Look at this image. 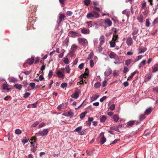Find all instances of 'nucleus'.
Listing matches in <instances>:
<instances>
[{
    "label": "nucleus",
    "instance_id": "nucleus-24",
    "mask_svg": "<svg viewBox=\"0 0 158 158\" xmlns=\"http://www.w3.org/2000/svg\"><path fill=\"white\" fill-rule=\"evenodd\" d=\"M110 130H113L117 132H119L118 129V127L116 126L111 127H110Z\"/></svg>",
    "mask_w": 158,
    "mask_h": 158
},
{
    "label": "nucleus",
    "instance_id": "nucleus-23",
    "mask_svg": "<svg viewBox=\"0 0 158 158\" xmlns=\"http://www.w3.org/2000/svg\"><path fill=\"white\" fill-rule=\"evenodd\" d=\"M152 111V109L150 108H148V109H147L145 112V114H149Z\"/></svg>",
    "mask_w": 158,
    "mask_h": 158
},
{
    "label": "nucleus",
    "instance_id": "nucleus-58",
    "mask_svg": "<svg viewBox=\"0 0 158 158\" xmlns=\"http://www.w3.org/2000/svg\"><path fill=\"white\" fill-rule=\"evenodd\" d=\"M107 98V97L106 96H104L102 98L100 99V101L101 102H103L104 100H105Z\"/></svg>",
    "mask_w": 158,
    "mask_h": 158
},
{
    "label": "nucleus",
    "instance_id": "nucleus-29",
    "mask_svg": "<svg viewBox=\"0 0 158 158\" xmlns=\"http://www.w3.org/2000/svg\"><path fill=\"white\" fill-rule=\"evenodd\" d=\"M106 141V139L104 136L102 137L100 139L101 143L103 144Z\"/></svg>",
    "mask_w": 158,
    "mask_h": 158
},
{
    "label": "nucleus",
    "instance_id": "nucleus-49",
    "mask_svg": "<svg viewBox=\"0 0 158 158\" xmlns=\"http://www.w3.org/2000/svg\"><path fill=\"white\" fill-rule=\"evenodd\" d=\"M158 23V17L155 19L152 23L153 25H155L156 23Z\"/></svg>",
    "mask_w": 158,
    "mask_h": 158
},
{
    "label": "nucleus",
    "instance_id": "nucleus-42",
    "mask_svg": "<svg viewBox=\"0 0 158 158\" xmlns=\"http://www.w3.org/2000/svg\"><path fill=\"white\" fill-rule=\"evenodd\" d=\"M31 95V94L29 93H26L23 95V97L25 98H27Z\"/></svg>",
    "mask_w": 158,
    "mask_h": 158
},
{
    "label": "nucleus",
    "instance_id": "nucleus-37",
    "mask_svg": "<svg viewBox=\"0 0 158 158\" xmlns=\"http://www.w3.org/2000/svg\"><path fill=\"white\" fill-rule=\"evenodd\" d=\"M150 23L148 19H147L146 21V26L147 27H148L150 26Z\"/></svg>",
    "mask_w": 158,
    "mask_h": 158
},
{
    "label": "nucleus",
    "instance_id": "nucleus-22",
    "mask_svg": "<svg viewBox=\"0 0 158 158\" xmlns=\"http://www.w3.org/2000/svg\"><path fill=\"white\" fill-rule=\"evenodd\" d=\"M22 85L20 84H15L14 85V87L16 89L20 90L22 88Z\"/></svg>",
    "mask_w": 158,
    "mask_h": 158
},
{
    "label": "nucleus",
    "instance_id": "nucleus-48",
    "mask_svg": "<svg viewBox=\"0 0 158 158\" xmlns=\"http://www.w3.org/2000/svg\"><path fill=\"white\" fill-rule=\"evenodd\" d=\"M63 61L66 64H68L69 63V60L68 58H64Z\"/></svg>",
    "mask_w": 158,
    "mask_h": 158
},
{
    "label": "nucleus",
    "instance_id": "nucleus-56",
    "mask_svg": "<svg viewBox=\"0 0 158 158\" xmlns=\"http://www.w3.org/2000/svg\"><path fill=\"white\" fill-rule=\"evenodd\" d=\"M39 123V122L38 121H36L32 125V126L35 127Z\"/></svg>",
    "mask_w": 158,
    "mask_h": 158
},
{
    "label": "nucleus",
    "instance_id": "nucleus-12",
    "mask_svg": "<svg viewBox=\"0 0 158 158\" xmlns=\"http://www.w3.org/2000/svg\"><path fill=\"white\" fill-rule=\"evenodd\" d=\"M152 73H155L158 71V63L154 65V67H152Z\"/></svg>",
    "mask_w": 158,
    "mask_h": 158
},
{
    "label": "nucleus",
    "instance_id": "nucleus-27",
    "mask_svg": "<svg viewBox=\"0 0 158 158\" xmlns=\"http://www.w3.org/2000/svg\"><path fill=\"white\" fill-rule=\"evenodd\" d=\"M137 73V71H135L134 72H133L132 73L131 75L128 77L127 79V80H129L130 79L132 78Z\"/></svg>",
    "mask_w": 158,
    "mask_h": 158
},
{
    "label": "nucleus",
    "instance_id": "nucleus-28",
    "mask_svg": "<svg viewBox=\"0 0 158 158\" xmlns=\"http://www.w3.org/2000/svg\"><path fill=\"white\" fill-rule=\"evenodd\" d=\"M90 0H84L83 1L84 4L87 6L89 5L90 3Z\"/></svg>",
    "mask_w": 158,
    "mask_h": 158
},
{
    "label": "nucleus",
    "instance_id": "nucleus-11",
    "mask_svg": "<svg viewBox=\"0 0 158 158\" xmlns=\"http://www.w3.org/2000/svg\"><path fill=\"white\" fill-rule=\"evenodd\" d=\"M104 23L108 27L110 26L112 24L111 21L108 19H106L105 20Z\"/></svg>",
    "mask_w": 158,
    "mask_h": 158
},
{
    "label": "nucleus",
    "instance_id": "nucleus-10",
    "mask_svg": "<svg viewBox=\"0 0 158 158\" xmlns=\"http://www.w3.org/2000/svg\"><path fill=\"white\" fill-rule=\"evenodd\" d=\"M133 41L131 37H129L127 40L126 43L128 46H130L132 44Z\"/></svg>",
    "mask_w": 158,
    "mask_h": 158
},
{
    "label": "nucleus",
    "instance_id": "nucleus-7",
    "mask_svg": "<svg viewBox=\"0 0 158 158\" xmlns=\"http://www.w3.org/2000/svg\"><path fill=\"white\" fill-rule=\"evenodd\" d=\"M81 32L82 33L84 34H88L90 32V31L86 28L83 27L81 29Z\"/></svg>",
    "mask_w": 158,
    "mask_h": 158
},
{
    "label": "nucleus",
    "instance_id": "nucleus-4",
    "mask_svg": "<svg viewBox=\"0 0 158 158\" xmlns=\"http://www.w3.org/2000/svg\"><path fill=\"white\" fill-rule=\"evenodd\" d=\"M49 131V129H44L42 131H40V135L42 136H45L47 135Z\"/></svg>",
    "mask_w": 158,
    "mask_h": 158
},
{
    "label": "nucleus",
    "instance_id": "nucleus-51",
    "mask_svg": "<svg viewBox=\"0 0 158 158\" xmlns=\"http://www.w3.org/2000/svg\"><path fill=\"white\" fill-rule=\"evenodd\" d=\"M65 68L66 71L67 73H70V71L69 65L66 66L65 67Z\"/></svg>",
    "mask_w": 158,
    "mask_h": 158
},
{
    "label": "nucleus",
    "instance_id": "nucleus-34",
    "mask_svg": "<svg viewBox=\"0 0 158 158\" xmlns=\"http://www.w3.org/2000/svg\"><path fill=\"white\" fill-rule=\"evenodd\" d=\"M118 38V35H113V37L112 40L114 41H116Z\"/></svg>",
    "mask_w": 158,
    "mask_h": 158
},
{
    "label": "nucleus",
    "instance_id": "nucleus-45",
    "mask_svg": "<svg viewBox=\"0 0 158 158\" xmlns=\"http://www.w3.org/2000/svg\"><path fill=\"white\" fill-rule=\"evenodd\" d=\"M33 142H31V143L32 144V147L35 146L37 147V143L36 141H33Z\"/></svg>",
    "mask_w": 158,
    "mask_h": 158
},
{
    "label": "nucleus",
    "instance_id": "nucleus-5",
    "mask_svg": "<svg viewBox=\"0 0 158 158\" xmlns=\"http://www.w3.org/2000/svg\"><path fill=\"white\" fill-rule=\"evenodd\" d=\"M89 71L88 68H86L85 69V71L84 73L83 74H81L80 76V78H86V77L85 76H88L89 74Z\"/></svg>",
    "mask_w": 158,
    "mask_h": 158
},
{
    "label": "nucleus",
    "instance_id": "nucleus-17",
    "mask_svg": "<svg viewBox=\"0 0 158 158\" xmlns=\"http://www.w3.org/2000/svg\"><path fill=\"white\" fill-rule=\"evenodd\" d=\"M100 45H102L105 42V39L104 36H101L100 38Z\"/></svg>",
    "mask_w": 158,
    "mask_h": 158
},
{
    "label": "nucleus",
    "instance_id": "nucleus-43",
    "mask_svg": "<svg viewBox=\"0 0 158 158\" xmlns=\"http://www.w3.org/2000/svg\"><path fill=\"white\" fill-rule=\"evenodd\" d=\"M8 85L6 83H4L3 84L2 86V88L3 89L6 90V89L8 87Z\"/></svg>",
    "mask_w": 158,
    "mask_h": 158
},
{
    "label": "nucleus",
    "instance_id": "nucleus-30",
    "mask_svg": "<svg viewBox=\"0 0 158 158\" xmlns=\"http://www.w3.org/2000/svg\"><path fill=\"white\" fill-rule=\"evenodd\" d=\"M99 96L96 95H94L92 96L91 98V100L92 101H94L96 100L99 97Z\"/></svg>",
    "mask_w": 158,
    "mask_h": 158
},
{
    "label": "nucleus",
    "instance_id": "nucleus-59",
    "mask_svg": "<svg viewBox=\"0 0 158 158\" xmlns=\"http://www.w3.org/2000/svg\"><path fill=\"white\" fill-rule=\"evenodd\" d=\"M146 6V3L145 2L143 3L142 6V8L143 9H144Z\"/></svg>",
    "mask_w": 158,
    "mask_h": 158
},
{
    "label": "nucleus",
    "instance_id": "nucleus-55",
    "mask_svg": "<svg viewBox=\"0 0 158 158\" xmlns=\"http://www.w3.org/2000/svg\"><path fill=\"white\" fill-rule=\"evenodd\" d=\"M53 72L52 70H50L48 73L49 79H50L53 74Z\"/></svg>",
    "mask_w": 158,
    "mask_h": 158
},
{
    "label": "nucleus",
    "instance_id": "nucleus-60",
    "mask_svg": "<svg viewBox=\"0 0 158 158\" xmlns=\"http://www.w3.org/2000/svg\"><path fill=\"white\" fill-rule=\"evenodd\" d=\"M94 63L92 60H90V65L91 68H92L94 66Z\"/></svg>",
    "mask_w": 158,
    "mask_h": 158
},
{
    "label": "nucleus",
    "instance_id": "nucleus-53",
    "mask_svg": "<svg viewBox=\"0 0 158 158\" xmlns=\"http://www.w3.org/2000/svg\"><path fill=\"white\" fill-rule=\"evenodd\" d=\"M93 56V54L92 53L90 52V54L89 55L87 59L89 60L91 59Z\"/></svg>",
    "mask_w": 158,
    "mask_h": 158
},
{
    "label": "nucleus",
    "instance_id": "nucleus-64",
    "mask_svg": "<svg viewBox=\"0 0 158 158\" xmlns=\"http://www.w3.org/2000/svg\"><path fill=\"white\" fill-rule=\"evenodd\" d=\"M37 140L36 137L35 136L32 137L31 139V141H36Z\"/></svg>",
    "mask_w": 158,
    "mask_h": 158
},
{
    "label": "nucleus",
    "instance_id": "nucleus-62",
    "mask_svg": "<svg viewBox=\"0 0 158 158\" xmlns=\"http://www.w3.org/2000/svg\"><path fill=\"white\" fill-rule=\"evenodd\" d=\"M119 140V139H115L112 142V143L110 144V145L115 144L117 142V141H118Z\"/></svg>",
    "mask_w": 158,
    "mask_h": 158
},
{
    "label": "nucleus",
    "instance_id": "nucleus-36",
    "mask_svg": "<svg viewBox=\"0 0 158 158\" xmlns=\"http://www.w3.org/2000/svg\"><path fill=\"white\" fill-rule=\"evenodd\" d=\"M64 106L63 104H60L57 107V109L59 110H61L63 108Z\"/></svg>",
    "mask_w": 158,
    "mask_h": 158
},
{
    "label": "nucleus",
    "instance_id": "nucleus-61",
    "mask_svg": "<svg viewBox=\"0 0 158 158\" xmlns=\"http://www.w3.org/2000/svg\"><path fill=\"white\" fill-rule=\"evenodd\" d=\"M107 84V81L106 80H105L102 82V86L103 87H104L106 86Z\"/></svg>",
    "mask_w": 158,
    "mask_h": 158
},
{
    "label": "nucleus",
    "instance_id": "nucleus-13",
    "mask_svg": "<svg viewBox=\"0 0 158 158\" xmlns=\"http://www.w3.org/2000/svg\"><path fill=\"white\" fill-rule=\"evenodd\" d=\"M109 57L111 59L116 58V54L113 52H111L109 54Z\"/></svg>",
    "mask_w": 158,
    "mask_h": 158
},
{
    "label": "nucleus",
    "instance_id": "nucleus-46",
    "mask_svg": "<svg viewBox=\"0 0 158 158\" xmlns=\"http://www.w3.org/2000/svg\"><path fill=\"white\" fill-rule=\"evenodd\" d=\"M131 59H128L125 61V64L127 66L131 63Z\"/></svg>",
    "mask_w": 158,
    "mask_h": 158
},
{
    "label": "nucleus",
    "instance_id": "nucleus-50",
    "mask_svg": "<svg viewBox=\"0 0 158 158\" xmlns=\"http://www.w3.org/2000/svg\"><path fill=\"white\" fill-rule=\"evenodd\" d=\"M153 91L155 93L158 94V87H154L153 89Z\"/></svg>",
    "mask_w": 158,
    "mask_h": 158
},
{
    "label": "nucleus",
    "instance_id": "nucleus-39",
    "mask_svg": "<svg viewBox=\"0 0 158 158\" xmlns=\"http://www.w3.org/2000/svg\"><path fill=\"white\" fill-rule=\"evenodd\" d=\"M77 48V46L75 44L72 45L71 47V49L72 51H75L76 50Z\"/></svg>",
    "mask_w": 158,
    "mask_h": 158
},
{
    "label": "nucleus",
    "instance_id": "nucleus-38",
    "mask_svg": "<svg viewBox=\"0 0 158 158\" xmlns=\"http://www.w3.org/2000/svg\"><path fill=\"white\" fill-rule=\"evenodd\" d=\"M92 22L91 21H90L89 22H87V24L88 26V28H89L90 27H91L92 26Z\"/></svg>",
    "mask_w": 158,
    "mask_h": 158
},
{
    "label": "nucleus",
    "instance_id": "nucleus-41",
    "mask_svg": "<svg viewBox=\"0 0 158 158\" xmlns=\"http://www.w3.org/2000/svg\"><path fill=\"white\" fill-rule=\"evenodd\" d=\"M21 133V131L19 129H17L15 131V133L17 135L20 134Z\"/></svg>",
    "mask_w": 158,
    "mask_h": 158
},
{
    "label": "nucleus",
    "instance_id": "nucleus-15",
    "mask_svg": "<svg viewBox=\"0 0 158 158\" xmlns=\"http://www.w3.org/2000/svg\"><path fill=\"white\" fill-rule=\"evenodd\" d=\"M94 149L93 148L89 150H87L86 151L87 154L89 156H92L93 155L94 152L93 151Z\"/></svg>",
    "mask_w": 158,
    "mask_h": 158
},
{
    "label": "nucleus",
    "instance_id": "nucleus-18",
    "mask_svg": "<svg viewBox=\"0 0 158 158\" xmlns=\"http://www.w3.org/2000/svg\"><path fill=\"white\" fill-rule=\"evenodd\" d=\"M147 49L146 48H139L138 49L139 50V54H142L143 52H144L145 51H146Z\"/></svg>",
    "mask_w": 158,
    "mask_h": 158
},
{
    "label": "nucleus",
    "instance_id": "nucleus-8",
    "mask_svg": "<svg viewBox=\"0 0 158 158\" xmlns=\"http://www.w3.org/2000/svg\"><path fill=\"white\" fill-rule=\"evenodd\" d=\"M34 61V57H31V58L28 59L27 61V63L30 65H31Z\"/></svg>",
    "mask_w": 158,
    "mask_h": 158
},
{
    "label": "nucleus",
    "instance_id": "nucleus-54",
    "mask_svg": "<svg viewBox=\"0 0 158 158\" xmlns=\"http://www.w3.org/2000/svg\"><path fill=\"white\" fill-rule=\"evenodd\" d=\"M115 43L114 41L110 43V46L111 47H115Z\"/></svg>",
    "mask_w": 158,
    "mask_h": 158
},
{
    "label": "nucleus",
    "instance_id": "nucleus-47",
    "mask_svg": "<svg viewBox=\"0 0 158 158\" xmlns=\"http://www.w3.org/2000/svg\"><path fill=\"white\" fill-rule=\"evenodd\" d=\"M84 63H82L81 64H80L78 66V68L80 70L82 69L84 66Z\"/></svg>",
    "mask_w": 158,
    "mask_h": 158
},
{
    "label": "nucleus",
    "instance_id": "nucleus-20",
    "mask_svg": "<svg viewBox=\"0 0 158 158\" xmlns=\"http://www.w3.org/2000/svg\"><path fill=\"white\" fill-rule=\"evenodd\" d=\"M113 119L114 122H117L119 119L118 116L117 114H114L113 115Z\"/></svg>",
    "mask_w": 158,
    "mask_h": 158
},
{
    "label": "nucleus",
    "instance_id": "nucleus-57",
    "mask_svg": "<svg viewBox=\"0 0 158 158\" xmlns=\"http://www.w3.org/2000/svg\"><path fill=\"white\" fill-rule=\"evenodd\" d=\"M45 125V123H41L40 124H39V125L38 127L39 128H40L44 127Z\"/></svg>",
    "mask_w": 158,
    "mask_h": 158
},
{
    "label": "nucleus",
    "instance_id": "nucleus-9",
    "mask_svg": "<svg viewBox=\"0 0 158 158\" xmlns=\"http://www.w3.org/2000/svg\"><path fill=\"white\" fill-rule=\"evenodd\" d=\"M112 71L110 68H108L104 73V74L106 76H109L112 73Z\"/></svg>",
    "mask_w": 158,
    "mask_h": 158
},
{
    "label": "nucleus",
    "instance_id": "nucleus-33",
    "mask_svg": "<svg viewBox=\"0 0 158 158\" xmlns=\"http://www.w3.org/2000/svg\"><path fill=\"white\" fill-rule=\"evenodd\" d=\"M101 86V84L99 82L95 83L94 85V87L96 88H98Z\"/></svg>",
    "mask_w": 158,
    "mask_h": 158
},
{
    "label": "nucleus",
    "instance_id": "nucleus-19",
    "mask_svg": "<svg viewBox=\"0 0 158 158\" xmlns=\"http://www.w3.org/2000/svg\"><path fill=\"white\" fill-rule=\"evenodd\" d=\"M138 31L139 30L136 27L134 28L133 29V31L132 33V35H136L138 33Z\"/></svg>",
    "mask_w": 158,
    "mask_h": 158
},
{
    "label": "nucleus",
    "instance_id": "nucleus-21",
    "mask_svg": "<svg viewBox=\"0 0 158 158\" xmlns=\"http://www.w3.org/2000/svg\"><path fill=\"white\" fill-rule=\"evenodd\" d=\"M57 75L60 78H62L64 77L63 74L60 71L58 70L56 72Z\"/></svg>",
    "mask_w": 158,
    "mask_h": 158
},
{
    "label": "nucleus",
    "instance_id": "nucleus-2",
    "mask_svg": "<svg viewBox=\"0 0 158 158\" xmlns=\"http://www.w3.org/2000/svg\"><path fill=\"white\" fill-rule=\"evenodd\" d=\"M79 44L83 46H85L86 44L87 43V40L84 38H79L77 39Z\"/></svg>",
    "mask_w": 158,
    "mask_h": 158
},
{
    "label": "nucleus",
    "instance_id": "nucleus-63",
    "mask_svg": "<svg viewBox=\"0 0 158 158\" xmlns=\"http://www.w3.org/2000/svg\"><path fill=\"white\" fill-rule=\"evenodd\" d=\"M94 9L98 12H99L100 11V8L99 7H97L96 6L94 7Z\"/></svg>",
    "mask_w": 158,
    "mask_h": 158
},
{
    "label": "nucleus",
    "instance_id": "nucleus-52",
    "mask_svg": "<svg viewBox=\"0 0 158 158\" xmlns=\"http://www.w3.org/2000/svg\"><path fill=\"white\" fill-rule=\"evenodd\" d=\"M67 85V84L66 83H63L61 84V87L63 88H64V87H66Z\"/></svg>",
    "mask_w": 158,
    "mask_h": 158
},
{
    "label": "nucleus",
    "instance_id": "nucleus-26",
    "mask_svg": "<svg viewBox=\"0 0 158 158\" xmlns=\"http://www.w3.org/2000/svg\"><path fill=\"white\" fill-rule=\"evenodd\" d=\"M106 119V116L103 115L100 118V121L102 123L105 122Z\"/></svg>",
    "mask_w": 158,
    "mask_h": 158
},
{
    "label": "nucleus",
    "instance_id": "nucleus-44",
    "mask_svg": "<svg viewBox=\"0 0 158 158\" xmlns=\"http://www.w3.org/2000/svg\"><path fill=\"white\" fill-rule=\"evenodd\" d=\"M115 107V105L114 104H112L109 107V109L111 110H114Z\"/></svg>",
    "mask_w": 158,
    "mask_h": 158
},
{
    "label": "nucleus",
    "instance_id": "nucleus-1",
    "mask_svg": "<svg viewBox=\"0 0 158 158\" xmlns=\"http://www.w3.org/2000/svg\"><path fill=\"white\" fill-rule=\"evenodd\" d=\"M99 17V14L95 10H93L92 13L89 12L87 14L86 17L89 19H93V18H97Z\"/></svg>",
    "mask_w": 158,
    "mask_h": 158
},
{
    "label": "nucleus",
    "instance_id": "nucleus-14",
    "mask_svg": "<svg viewBox=\"0 0 158 158\" xmlns=\"http://www.w3.org/2000/svg\"><path fill=\"white\" fill-rule=\"evenodd\" d=\"M79 96V93L77 91L74 94H72L71 95V97L74 98L75 99H77L78 98Z\"/></svg>",
    "mask_w": 158,
    "mask_h": 158
},
{
    "label": "nucleus",
    "instance_id": "nucleus-31",
    "mask_svg": "<svg viewBox=\"0 0 158 158\" xmlns=\"http://www.w3.org/2000/svg\"><path fill=\"white\" fill-rule=\"evenodd\" d=\"M82 126L78 127L76 128V129L74 130V131L79 133L80 132V131L82 129Z\"/></svg>",
    "mask_w": 158,
    "mask_h": 158
},
{
    "label": "nucleus",
    "instance_id": "nucleus-25",
    "mask_svg": "<svg viewBox=\"0 0 158 158\" xmlns=\"http://www.w3.org/2000/svg\"><path fill=\"white\" fill-rule=\"evenodd\" d=\"M69 34L72 37H75L77 34V33L75 31H71L69 32Z\"/></svg>",
    "mask_w": 158,
    "mask_h": 158
},
{
    "label": "nucleus",
    "instance_id": "nucleus-16",
    "mask_svg": "<svg viewBox=\"0 0 158 158\" xmlns=\"http://www.w3.org/2000/svg\"><path fill=\"white\" fill-rule=\"evenodd\" d=\"M137 19L139 22L141 23H143L144 22L143 16L141 15L137 17Z\"/></svg>",
    "mask_w": 158,
    "mask_h": 158
},
{
    "label": "nucleus",
    "instance_id": "nucleus-35",
    "mask_svg": "<svg viewBox=\"0 0 158 158\" xmlns=\"http://www.w3.org/2000/svg\"><path fill=\"white\" fill-rule=\"evenodd\" d=\"M74 113L71 111H69L68 112L67 116L72 117Z\"/></svg>",
    "mask_w": 158,
    "mask_h": 158
},
{
    "label": "nucleus",
    "instance_id": "nucleus-40",
    "mask_svg": "<svg viewBox=\"0 0 158 158\" xmlns=\"http://www.w3.org/2000/svg\"><path fill=\"white\" fill-rule=\"evenodd\" d=\"M145 118L144 114H142L140 115L139 116V119L140 121H142Z\"/></svg>",
    "mask_w": 158,
    "mask_h": 158
},
{
    "label": "nucleus",
    "instance_id": "nucleus-3",
    "mask_svg": "<svg viewBox=\"0 0 158 158\" xmlns=\"http://www.w3.org/2000/svg\"><path fill=\"white\" fill-rule=\"evenodd\" d=\"M65 16L63 14H59V19L56 21V23L59 26L62 20H63Z\"/></svg>",
    "mask_w": 158,
    "mask_h": 158
},
{
    "label": "nucleus",
    "instance_id": "nucleus-32",
    "mask_svg": "<svg viewBox=\"0 0 158 158\" xmlns=\"http://www.w3.org/2000/svg\"><path fill=\"white\" fill-rule=\"evenodd\" d=\"M86 113L87 112L85 111L81 114L80 116V118L81 119L83 118L85 116Z\"/></svg>",
    "mask_w": 158,
    "mask_h": 158
},
{
    "label": "nucleus",
    "instance_id": "nucleus-6",
    "mask_svg": "<svg viewBox=\"0 0 158 158\" xmlns=\"http://www.w3.org/2000/svg\"><path fill=\"white\" fill-rule=\"evenodd\" d=\"M139 123V122H138L135 121H130L127 123V125H128L129 127H131L135 123L136 125H137Z\"/></svg>",
    "mask_w": 158,
    "mask_h": 158
}]
</instances>
